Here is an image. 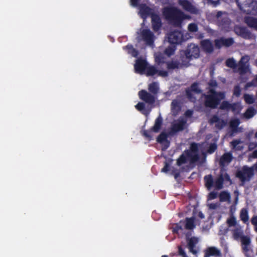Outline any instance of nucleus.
<instances>
[{
	"instance_id": "nucleus-1",
	"label": "nucleus",
	"mask_w": 257,
	"mask_h": 257,
	"mask_svg": "<svg viewBox=\"0 0 257 257\" xmlns=\"http://www.w3.org/2000/svg\"><path fill=\"white\" fill-rule=\"evenodd\" d=\"M163 14L170 24L176 27H181L184 20L190 18L189 15L174 7L164 8Z\"/></svg>"
},
{
	"instance_id": "nucleus-2",
	"label": "nucleus",
	"mask_w": 257,
	"mask_h": 257,
	"mask_svg": "<svg viewBox=\"0 0 257 257\" xmlns=\"http://www.w3.org/2000/svg\"><path fill=\"white\" fill-rule=\"evenodd\" d=\"M203 105L206 108L216 109L222 100L225 97V92L217 91L213 88H209L206 94H204Z\"/></svg>"
},
{
	"instance_id": "nucleus-3",
	"label": "nucleus",
	"mask_w": 257,
	"mask_h": 257,
	"mask_svg": "<svg viewBox=\"0 0 257 257\" xmlns=\"http://www.w3.org/2000/svg\"><path fill=\"white\" fill-rule=\"evenodd\" d=\"M200 144L192 142L190 144L189 148L186 150L177 160V165L179 166L186 163L187 158L191 163H194L199 159Z\"/></svg>"
},
{
	"instance_id": "nucleus-4",
	"label": "nucleus",
	"mask_w": 257,
	"mask_h": 257,
	"mask_svg": "<svg viewBox=\"0 0 257 257\" xmlns=\"http://www.w3.org/2000/svg\"><path fill=\"white\" fill-rule=\"evenodd\" d=\"M240 11L248 15H257V3L254 0H236Z\"/></svg>"
},
{
	"instance_id": "nucleus-5",
	"label": "nucleus",
	"mask_w": 257,
	"mask_h": 257,
	"mask_svg": "<svg viewBox=\"0 0 257 257\" xmlns=\"http://www.w3.org/2000/svg\"><path fill=\"white\" fill-rule=\"evenodd\" d=\"M253 175V168L249 167L247 165L243 166L241 169L237 170L235 173L236 177L243 183L250 181Z\"/></svg>"
},
{
	"instance_id": "nucleus-6",
	"label": "nucleus",
	"mask_w": 257,
	"mask_h": 257,
	"mask_svg": "<svg viewBox=\"0 0 257 257\" xmlns=\"http://www.w3.org/2000/svg\"><path fill=\"white\" fill-rule=\"evenodd\" d=\"M215 18L216 23L219 27L226 29L229 27L231 21L225 12H217L215 15Z\"/></svg>"
},
{
	"instance_id": "nucleus-7",
	"label": "nucleus",
	"mask_w": 257,
	"mask_h": 257,
	"mask_svg": "<svg viewBox=\"0 0 257 257\" xmlns=\"http://www.w3.org/2000/svg\"><path fill=\"white\" fill-rule=\"evenodd\" d=\"M249 58L248 56L245 55L241 57L240 60L237 63V68L235 72L240 75H243L249 71Z\"/></svg>"
},
{
	"instance_id": "nucleus-8",
	"label": "nucleus",
	"mask_w": 257,
	"mask_h": 257,
	"mask_svg": "<svg viewBox=\"0 0 257 257\" xmlns=\"http://www.w3.org/2000/svg\"><path fill=\"white\" fill-rule=\"evenodd\" d=\"M214 43L215 48L220 49L223 47L228 48L234 44V41L233 38L231 37L226 38L221 37L215 39Z\"/></svg>"
},
{
	"instance_id": "nucleus-9",
	"label": "nucleus",
	"mask_w": 257,
	"mask_h": 257,
	"mask_svg": "<svg viewBox=\"0 0 257 257\" xmlns=\"http://www.w3.org/2000/svg\"><path fill=\"white\" fill-rule=\"evenodd\" d=\"M186 57L191 59L192 58H197L199 57L200 50L198 46L193 44L188 45L184 52Z\"/></svg>"
},
{
	"instance_id": "nucleus-10",
	"label": "nucleus",
	"mask_w": 257,
	"mask_h": 257,
	"mask_svg": "<svg viewBox=\"0 0 257 257\" xmlns=\"http://www.w3.org/2000/svg\"><path fill=\"white\" fill-rule=\"evenodd\" d=\"M168 41L172 44H179L183 40L184 37L182 33L179 31H174L168 35Z\"/></svg>"
},
{
	"instance_id": "nucleus-11",
	"label": "nucleus",
	"mask_w": 257,
	"mask_h": 257,
	"mask_svg": "<svg viewBox=\"0 0 257 257\" xmlns=\"http://www.w3.org/2000/svg\"><path fill=\"white\" fill-rule=\"evenodd\" d=\"M139 98L149 104H153L155 102L156 98L154 94H151L146 90L142 89L139 92Z\"/></svg>"
},
{
	"instance_id": "nucleus-12",
	"label": "nucleus",
	"mask_w": 257,
	"mask_h": 257,
	"mask_svg": "<svg viewBox=\"0 0 257 257\" xmlns=\"http://www.w3.org/2000/svg\"><path fill=\"white\" fill-rule=\"evenodd\" d=\"M148 64L146 60L142 58H138L134 65L135 72L141 74H144Z\"/></svg>"
},
{
	"instance_id": "nucleus-13",
	"label": "nucleus",
	"mask_w": 257,
	"mask_h": 257,
	"mask_svg": "<svg viewBox=\"0 0 257 257\" xmlns=\"http://www.w3.org/2000/svg\"><path fill=\"white\" fill-rule=\"evenodd\" d=\"M141 36L143 40L148 45H152L154 43V34L150 30L143 29L141 32Z\"/></svg>"
},
{
	"instance_id": "nucleus-14",
	"label": "nucleus",
	"mask_w": 257,
	"mask_h": 257,
	"mask_svg": "<svg viewBox=\"0 0 257 257\" xmlns=\"http://www.w3.org/2000/svg\"><path fill=\"white\" fill-rule=\"evenodd\" d=\"M168 135L165 132H162L157 138V142L162 145L163 151H165L170 146V142L167 140Z\"/></svg>"
},
{
	"instance_id": "nucleus-15",
	"label": "nucleus",
	"mask_w": 257,
	"mask_h": 257,
	"mask_svg": "<svg viewBox=\"0 0 257 257\" xmlns=\"http://www.w3.org/2000/svg\"><path fill=\"white\" fill-rule=\"evenodd\" d=\"M178 4L184 10L189 12L191 14H197V9L188 0H179Z\"/></svg>"
},
{
	"instance_id": "nucleus-16",
	"label": "nucleus",
	"mask_w": 257,
	"mask_h": 257,
	"mask_svg": "<svg viewBox=\"0 0 257 257\" xmlns=\"http://www.w3.org/2000/svg\"><path fill=\"white\" fill-rule=\"evenodd\" d=\"M209 122L211 124L215 123V127L218 130L222 129L227 124L226 120L219 118L216 115L212 116L209 120Z\"/></svg>"
},
{
	"instance_id": "nucleus-17",
	"label": "nucleus",
	"mask_w": 257,
	"mask_h": 257,
	"mask_svg": "<svg viewBox=\"0 0 257 257\" xmlns=\"http://www.w3.org/2000/svg\"><path fill=\"white\" fill-rule=\"evenodd\" d=\"M186 124V120L183 119L178 120V121L172 125L170 133L176 134L184 130Z\"/></svg>"
},
{
	"instance_id": "nucleus-18",
	"label": "nucleus",
	"mask_w": 257,
	"mask_h": 257,
	"mask_svg": "<svg viewBox=\"0 0 257 257\" xmlns=\"http://www.w3.org/2000/svg\"><path fill=\"white\" fill-rule=\"evenodd\" d=\"M200 45L203 51L206 53L211 54L214 51L213 45L210 39L201 41Z\"/></svg>"
},
{
	"instance_id": "nucleus-19",
	"label": "nucleus",
	"mask_w": 257,
	"mask_h": 257,
	"mask_svg": "<svg viewBox=\"0 0 257 257\" xmlns=\"http://www.w3.org/2000/svg\"><path fill=\"white\" fill-rule=\"evenodd\" d=\"M187 247L190 252L193 254H196L197 253V250L195 249L196 245L198 242V239L197 237L193 236L190 238H187Z\"/></svg>"
},
{
	"instance_id": "nucleus-20",
	"label": "nucleus",
	"mask_w": 257,
	"mask_h": 257,
	"mask_svg": "<svg viewBox=\"0 0 257 257\" xmlns=\"http://www.w3.org/2000/svg\"><path fill=\"white\" fill-rule=\"evenodd\" d=\"M140 13L142 18H146L149 16H151L153 13V10L151 8L148 7L146 4H141L139 5V7Z\"/></svg>"
},
{
	"instance_id": "nucleus-21",
	"label": "nucleus",
	"mask_w": 257,
	"mask_h": 257,
	"mask_svg": "<svg viewBox=\"0 0 257 257\" xmlns=\"http://www.w3.org/2000/svg\"><path fill=\"white\" fill-rule=\"evenodd\" d=\"M233 159V156L230 152L225 153L221 156L219 159V164L221 167H225L229 164Z\"/></svg>"
},
{
	"instance_id": "nucleus-22",
	"label": "nucleus",
	"mask_w": 257,
	"mask_h": 257,
	"mask_svg": "<svg viewBox=\"0 0 257 257\" xmlns=\"http://www.w3.org/2000/svg\"><path fill=\"white\" fill-rule=\"evenodd\" d=\"M151 18L152 28L154 31H158L162 26L161 19L159 16L156 14H152Z\"/></svg>"
},
{
	"instance_id": "nucleus-23",
	"label": "nucleus",
	"mask_w": 257,
	"mask_h": 257,
	"mask_svg": "<svg viewBox=\"0 0 257 257\" xmlns=\"http://www.w3.org/2000/svg\"><path fill=\"white\" fill-rule=\"evenodd\" d=\"M221 255L219 249L214 246L207 247L204 250V257H210L211 256H218Z\"/></svg>"
},
{
	"instance_id": "nucleus-24",
	"label": "nucleus",
	"mask_w": 257,
	"mask_h": 257,
	"mask_svg": "<svg viewBox=\"0 0 257 257\" xmlns=\"http://www.w3.org/2000/svg\"><path fill=\"white\" fill-rule=\"evenodd\" d=\"M234 31L236 34L244 38L248 37L249 35V32L246 28L243 27L235 26L234 28Z\"/></svg>"
},
{
	"instance_id": "nucleus-25",
	"label": "nucleus",
	"mask_w": 257,
	"mask_h": 257,
	"mask_svg": "<svg viewBox=\"0 0 257 257\" xmlns=\"http://www.w3.org/2000/svg\"><path fill=\"white\" fill-rule=\"evenodd\" d=\"M240 122V120L238 118H235L230 121L229 127L231 129L230 136H232L234 134L239 132L238 125H239Z\"/></svg>"
},
{
	"instance_id": "nucleus-26",
	"label": "nucleus",
	"mask_w": 257,
	"mask_h": 257,
	"mask_svg": "<svg viewBox=\"0 0 257 257\" xmlns=\"http://www.w3.org/2000/svg\"><path fill=\"white\" fill-rule=\"evenodd\" d=\"M244 22L250 28L257 31V18L251 17H245Z\"/></svg>"
},
{
	"instance_id": "nucleus-27",
	"label": "nucleus",
	"mask_w": 257,
	"mask_h": 257,
	"mask_svg": "<svg viewBox=\"0 0 257 257\" xmlns=\"http://www.w3.org/2000/svg\"><path fill=\"white\" fill-rule=\"evenodd\" d=\"M163 124V118L161 116H159L157 117L155 121V124L153 126L151 127V130L154 133H158L161 129Z\"/></svg>"
},
{
	"instance_id": "nucleus-28",
	"label": "nucleus",
	"mask_w": 257,
	"mask_h": 257,
	"mask_svg": "<svg viewBox=\"0 0 257 257\" xmlns=\"http://www.w3.org/2000/svg\"><path fill=\"white\" fill-rule=\"evenodd\" d=\"M233 238L235 240H238L243 236V232L241 227H237L231 230Z\"/></svg>"
},
{
	"instance_id": "nucleus-29",
	"label": "nucleus",
	"mask_w": 257,
	"mask_h": 257,
	"mask_svg": "<svg viewBox=\"0 0 257 257\" xmlns=\"http://www.w3.org/2000/svg\"><path fill=\"white\" fill-rule=\"evenodd\" d=\"M195 218L194 217L185 218V228L188 230H192L195 227Z\"/></svg>"
},
{
	"instance_id": "nucleus-30",
	"label": "nucleus",
	"mask_w": 257,
	"mask_h": 257,
	"mask_svg": "<svg viewBox=\"0 0 257 257\" xmlns=\"http://www.w3.org/2000/svg\"><path fill=\"white\" fill-rule=\"evenodd\" d=\"M205 185L208 189H210L213 186V179L211 175L205 176L204 178Z\"/></svg>"
},
{
	"instance_id": "nucleus-31",
	"label": "nucleus",
	"mask_w": 257,
	"mask_h": 257,
	"mask_svg": "<svg viewBox=\"0 0 257 257\" xmlns=\"http://www.w3.org/2000/svg\"><path fill=\"white\" fill-rule=\"evenodd\" d=\"M158 69L154 66H150L149 64L145 70V73L147 76H153L157 74Z\"/></svg>"
},
{
	"instance_id": "nucleus-32",
	"label": "nucleus",
	"mask_w": 257,
	"mask_h": 257,
	"mask_svg": "<svg viewBox=\"0 0 257 257\" xmlns=\"http://www.w3.org/2000/svg\"><path fill=\"white\" fill-rule=\"evenodd\" d=\"M167 68L168 70H173L178 69L180 67L181 64L178 61H171L166 62Z\"/></svg>"
},
{
	"instance_id": "nucleus-33",
	"label": "nucleus",
	"mask_w": 257,
	"mask_h": 257,
	"mask_svg": "<svg viewBox=\"0 0 257 257\" xmlns=\"http://www.w3.org/2000/svg\"><path fill=\"white\" fill-rule=\"evenodd\" d=\"M159 89V88L157 82H154L149 85L148 90L154 95H156L158 93Z\"/></svg>"
},
{
	"instance_id": "nucleus-34",
	"label": "nucleus",
	"mask_w": 257,
	"mask_h": 257,
	"mask_svg": "<svg viewBox=\"0 0 257 257\" xmlns=\"http://www.w3.org/2000/svg\"><path fill=\"white\" fill-rule=\"evenodd\" d=\"M225 65L227 67L233 69L234 71H236L237 63L234 58H230L227 59L225 61Z\"/></svg>"
},
{
	"instance_id": "nucleus-35",
	"label": "nucleus",
	"mask_w": 257,
	"mask_h": 257,
	"mask_svg": "<svg viewBox=\"0 0 257 257\" xmlns=\"http://www.w3.org/2000/svg\"><path fill=\"white\" fill-rule=\"evenodd\" d=\"M219 197L220 202L230 201V194L226 191L221 192Z\"/></svg>"
},
{
	"instance_id": "nucleus-36",
	"label": "nucleus",
	"mask_w": 257,
	"mask_h": 257,
	"mask_svg": "<svg viewBox=\"0 0 257 257\" xmlns=\"http://www.w3.org/2000/svg\"><path fill=\"white\" fill-rule=\"evenodd\" d=\"M240 218L244 223L248 222L249 219L248 213L246 208L241 209L240 212Z\"/></svg>"
},
{
	"instance_id": "nucleus-37",
	"label": "nucleus",
	"mask_w": 257,
	"mask_h": 257,
	"mask_svg": "<svg viewBox=\"0 0 257 257\" xmlns=\"http://www.w3.org/2000/svg\"><path fill=\"white\" fill-rule=\"evenodd\" d=\"M171 109L173 112L178 113L181 110L179 102L176 100H173L171 102Z\"/></svg>"
},
{
	"instance_id": "nucleus-38",
	"label": "nucleus",
	"mask_w": 257,
	"mask_h": 257,
	"mask_svg": "<svg viewBox=\"0 0 257 257\" xmlns=\"http://www.w3.org/2000/svg\"><path fill=\"white\" fill-rule=\"evenodd\" d=\"M224 178L222 175L217 178L214 182V186L217 189H221L223 188Z\"/></svg>"
},
{
	"instance_id": "nucleus-39",
	"label": "nucleus",
	"mask_w": 257,
	"mask_h": 257,
	"mask_svg": "<svg viewBox=\"0 0 257 257\" xmlns=\"http://www.w3.org/2000/svg\"><path fill=\"white\" fill-rule=\"evenodd\" d=\"M255 114V109L253 107H249L246 109L244 115L246 118H250L252 117Z\"/></svg>"
},
{
	"instance_id": "nucleus-40",
	"label": "nucleus",
	"mask_w": 257,
	"mask_h": 257,
	"mask_svg": "<svg viewBox=\"0 0 257 257\" xmlns=\"http://www.w3.org/2000/svg\"><path fill=\"white\" fill-rule=\"evenodd\" d=\"M241 109V106L238 103H233L231 104L230 109L234 113H238Z\"/></svg>"
},
{
	"instance_id": "nucleus-41",
	"label": "nucleus",
	"mask_w": 257,
	"mask_h": 257,
	"mask_svg": "<svg viewBox=\"0 0 257 257\" xmlns=\"http://www.w3.org/2000/svg\"><path fill=\"white\" fill-rule=\"evenodd\" d=\"M243 98L245 102L248 104H252L254 102V98L253 96L248 94H244Z\"/></svg>"
},
{
	"instance_id": "nucleus-42",
	"label": "nucleus",
	"mask_w": 257,
	"mask_h": 257,
	"mask_svg": "<svg viewBox=\"0 0 257 257\" xmlns=\"http://www.w3.org/2000/svg\"><path fill=\"white\" fill-rule=\"evenodd\" d=\"M191 91L194 92L197 94H199L201 92V89L198 87V83L196 82H194L190 86V88L189 89Z\"/></svg>"
},
{
	"instance_id": "nucleus-43",
	"label": "nucleus",
	"mask_w": 257,
	"mask_h": 257,
	"mask_svg": "<svg viewBox=\"0 0 257 257\" xmlns=\"http://www.w3.org/2000/svg\"><path fill=\"white\" fill-rule=\"evenodd\" d=\"M231 104L227 101H223L220 105L219 108L221 110H229Z\"/></svg>"
},
{
	"instance_id": "nucleus-44",
	"label": "nucleus",
	"mask_w": 257,
	"mask_h": 257,
	"mask_svg": "<svg viewBox=\"0 0 257 257\" xmlns=\"http://www.w3.org/2000/svg\"><path fill=\"white\" fill-rule=\"evenodd\" d=\"M188 30L191 33H195L198 31V27L196 23H192L188 26Z\"/></svg>"
},
{
	"instance_id": "nucleus-45",
	"label": "nucleus",
	"mask_w": 257,
	"mask_h": 257,
	"mask_svg": "<svg viewBox=\"0 0 257 257\" xmlns=\"http://www.w3.org/2000/svg\"><path fill=\"white\" fill-rule=\"evenodd\" d=\"M227 223L229 227L234 226L236 224V218L232 216L227 220Z\"/></svg>"
},
{
	"instance_id": "nucleus-46",
	"label": "nucleus",
	"mask_w": 257,
	"mask_h": 257,
	"mask_svg": "<svg viewBox=\"0 0 257 257\" xmlns=\"http://www.w3.org/2000/svg\"><path fill=\"white\" fill-rule=\"evenodd\" d=\"M241 245H249L250 243V239L247 236L243 235L241 238Z\"/></svg>"
},
{
	"instance_id": "nucleus-47",
	"label": "nucleus",
	"mask_w": 257,
	"mask_h": 257,
	"mask_svg": "<svg viewBox=\"0 0 257 257\" xmlns=\"http://www.w3.org/2000/svg\"><path fill=\"white\" fill-rule=\"evenodd\" d=\"M217 146L215 143H211L207 149V153L211 154L213 153L217 149Z\"/></svg>"
},
{
	"instance_id": "nucleus-48",
	"label": "nucleus",
	"mask_w": 257,
	"mask_h": 257,
	"mask_svg": "<svg viewBox=\"0 0 257 257\" xmlns=\"http://www.w3.org/2000/svg\"><path fill=\"white\" fill-rule=\"evenodd\" d=\"M153 132L152 131L151 128L149 130H145L143 132V135L144 137L147 138L149 140H152V133Z\"/></svg>"
},
{
	"instance_id": "nucleus-49",
	"label": "nucleus",
	"mask_w": 257,
	"mask_h": 257,
	"mask_svg": "<svg viewBox=\"0 0 257 257\" xmlns=\"http://www.w3.org/2000/svg\"><path fill=\"white\" fill-rule=\"evenodd\" d=\"M241 94V89L239 85H235L233 89V95L236 97L240 96Z\"/></svg>"
},
{
	"instance_id": "nucleus-50",
	"label": "nucleus",
	"mask_w": 257,
	"mask_h": 257,
	"mask_svg": "<svg viewBox=\"0 0 257 257\" xmlns=\"http://www.w3.org/2000/svg\"><path fill=\"white\" fill-rule=\"evenodd\" d=\"M136 108L139 111H142L145 109V104L144 102H139L135 105Z\"/></svg>"
},
{
	"instance_id": "nucleus-51",
	"label": "nucleus",
	"mask_w": 257,
	"mask_h": 257,
	"mask_svg": "<svg viewBox=\"0 0 257 257\" xmlns=\"http://www.w3.org/2000/svg\"><path fill=\"white\" fill-rule=\"evenodd\" d=\"M158 76L163 77H166L168 76V71L166 70H158L157 74Z\"/></svg>"
},
{
	"instance_id": "nucleus-52",
	"label": "nucleus",
	"mask_w": 257,
	"mask_h": 257,
	"mask_svg": "<svg viewBox=\"0 0 257 257\" xmlns=\"http://www.w3.org/2000/svg\"><path fill=\"white\" fill-rule=\"evenodd\" d=\"M186 94L187 97V98L190 100L194 99H195V97L193 96L192 94V91L190 90V89H187L186 90Z\"/></svg>"
},
{
	"instance_id": "nucleus-53",
	"label": "nucleus",
	"mask_w": 257,
	"mask_h": 257,
	"mask_svg": "<svg viewBox=\"0 0 257 257\" xmlns=\"http://www.w3.org/2000/svg\"><path fill=\"white\" fill-rule=\"evenodd\" d=\"M242 249L245 255L247 257H249V255H248V252L250 250L249 245H242Z\"/></svg>"
},
{
	"instance_id": "nucleus-54",
	"label": "nucleus",
	"mask_w": 257,
	"mask_h": 257,
	"mask_svg": "<svg viewBox=\"0 0 257 257\" xmlns=\"http://www.w3.org/2000/svg\"><path fill=\"white\" fill-rule=\"evenodd\" d=\"M128 54H131L134 57H137L139 54V51L134 48L131 51L128 52Z\"/></svg>"
},
{
	"instance_id": "nucleus-55",
	"label": "nucleus",
	"mask_w": 257,
	"mask_h": 257,
	"mask_svg": "<svg viewBox=\"0 0 257 257\" xmlns=\"http://www.w3.org/2000/svg\"><path fill=\"white\" fill-rule=\"evenodd\" d=\"M175 50L171 47H168L165 50V53L168 55L169 56H171L173 55L174 53Z\"/></svg>"
},
{
	"instance_id": "nucleus-56",
	"label": "nucleus",
	"mask_w": 257,
	"mask_h": 257,
	"mask_svg": "<svg viewBox=\"0 0 257 257\" xmlns=\"http://www.w3.org/2000/svg\"><path fill=\"white\" fill-rule=\"evenodd\" d=\"M208 85L211 88H213L217 86V83L216 80H212L208 83Z\"/></svg>"
},
{
	"instance_id": "nucleus-57",
	"label": "nucleus",
	"mask_w": 257,
	"mask_h": 257,
	"mask_svg": "<svg viewBox=\"0 0 257 257\" xmlns=\"http://www.w3.org/2000/svg\"><path fill=\"white\" fill-rule=\"evenodd\" d=\"M217 197V193L214 191L211 192L208 195V199L212 200Z\"/></svg>"
},
{
	"instance_id": "nucleus-58",
	"label": "nucleus",
	"mask_w": 257,
	"mask_h": 257,
	"mask_svg": "<svg viewBox=\"0 0 257 257\" xmlns=\"http://www.w3.org/2000/svg\"><path fill=\"white\" fill-rule=\"evenodd\" d=\"M169 164L167 162H165V165L164 167L162 169V172H167L169 171Z\"/></svg>"
},
{
	"instance_id": "nucleus-59",
	"label": "nucleus",
	"mask_w": 257,
	"mask_h": 257,
	"mask_svg": "<svg viewBox=\"0 0 257 257\" xmlns=\"http://www.w3.org/2000/svg\"><path fill=\"white\" fill-rule=\"evenodd\" d=\"M134 48L133 47V46L132 44H128L125 47H123V49L124 50H125L127 51V53H128V52L131 51Z\"/></svg>"
},
{
	"instance_id": "nucleus-60",
	"label": "nucleus",
	"mask_w": 257,
	"mask_h": 257,
	"mask_svg": "<svg viewBox=\"0 0 257 257\" xmlns=\"http://www.w3.org/2000/svg\"><path fill=\"white\" fill-rule=\"evenodd\" d=\"M178 252L179 254L182 256H185L186 254L184 249L181 246H178Z\"/></svg>"
},
{
	"instance_id": "nucleus-61",
	"label": "nucleus",
	"mask_w": 257,
	"mask_h": 257,
	"mask_svg": "<svg viewBox=\"0 0 257 257\" xmlns=\"http://www.w3.org/2000/svg\"><path fill=\"white\" fill-rule=\"evenodd\" d=\"M140 0H131V4L132 6L133 7H139V2Z\"/></svg>"
},
{
	"instance_id": "nucleus-62",
	"label": "nucleus",
	"mask_w": 257,
	"mask_h": 257,
	"mask_svg": "<svg viewBox=\"0 0 257 257\" xmlns=\"http://www.w3.org/2000/svg\"><path fill=\"white\" fill-rule=\"evenodd\" d=\"M193 111L191 109L187 110L185 112V115L186 116L190 117H191L193 114Z\"/></svg>"
},
{
	"instance_id": "nucleus-63",
	"label": "nucleus",
	"mask_w": 257,
	"mask_h": 257,
	"mask_svg": "<svg viewBox=\"0 0 257 257\" xmlns=\"http://www.w3.org/2000/svg\"><path fill=\"white\" fill-rule=\"evenodd\" d=\"M231 145L233 147H235L240 143V141L238 140H234L231 142Z\"/></svg>"
},
{
	"instance_id": "nucleus-64",
	"label": "nucleus",
	"mask_w": 257,
	"mask_h": 257,
	"mask_svg": "<svg viewBox=\"0 0 257 257\" xmlns=\"http://www.w3.org/2000/svg\"><path fill=\"white\" fill-rule=\"evenodd\" d=\"M251 222L253 225L257 224V216L252 217L251 219Z\"/></svg>"
}]
</instances>
